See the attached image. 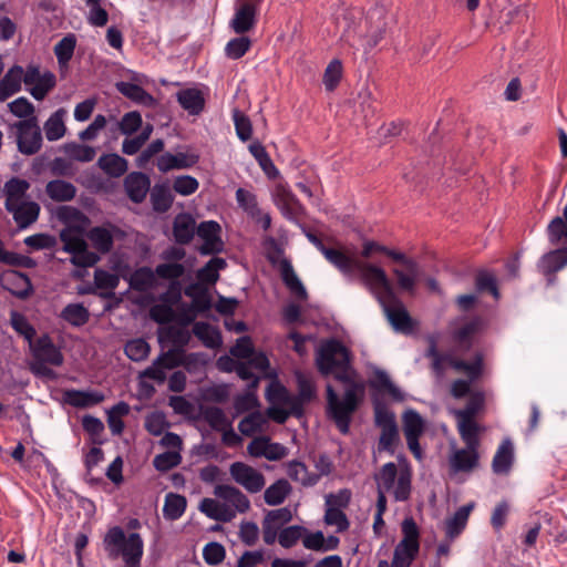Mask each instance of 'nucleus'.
Returning <instances> with one entry per match:
<instances>
[{"label":"nucleus","mask_w":567,"mask_h":567,"mask_svg":"<svg viewBox=\"0 0 567 567\" xmlns=\"http://www.w3.org/2000/svg\"><path fill=\"white\" fill-rule=\"evenodd\" d=\"M326 259L337 267L344 275H352L357 268V262L342 251L334 248H327L322 254Z\"/></svg>","instance_id":"obj_43"},{"label":"nucleus","mask_w":567,"mask_h":567,"mask_svg":"<svg viewBox=\"0 0 567 567\" xmlns=\"http://www.w3.org/2000/svg\"><path fill=\"white\" fill-rule=\"evenodd\" d=\"M567 265V248L551 250L538 261V270L547 277L549 285L554 284V275Z\"/></svg>","instance_id":"obj_16"},{"label":"nucleus","mask_w":567,"mask_h":567,"mask_svg":"<svg viewBox=\"0 0 567 567\" xmlns=\"http://www.w3.org/2000/svg\"><path fill=\"white\" fill-rule=\"evenodd\" d=\"M32 354L35 360L33 370L43 375H51L52 370L44 364L60 367L63 363V354L60 349L53 343L48 334H43L35 341L30 343Z\"/></svg>","instance_id":"obj_8"},{"label":"nucleus","mask_w":567,"mask_h":567,"mask_svg":"<svg viewBox=\"0 0 567 567\" xmlns=\"http://www.w3.org/2000/svg\"><path fill=\"white\" fill-rule=\"evenodd\" d=\"M456 372H464L471 381L477 380L483 371V357L477 354L472 362L455 358L450 365Z\"/></svg>","instance_id":"obj_49"},{"label":"nucleus","mask_w":567,"mask_h":567,"mask_svg":"<svg viewBox=\"0 0 567 567\" xmlns=\"http://www.w3.org/2000/svg\"><path fill=\"white\" fill-rule=\"evenodd\" d=\"M193 333L206 348L217 349L221 346L220 332L208 322H195L193 326Z\"/></svg>","instance_id":"obj_34"},{"label":"nucleus","mask_w":567,"mask_h":567,"mask_svg":"<svg viewBox=\"0 0 567 567\" xmlns=\"http://www.w3.org/2000/svg\"><path fill=\"white\" fill-rule=\"evenodd\" d=\"M248 148L250 154L258 162L259 166L268 177L274 178L279 174V171L272 163L270 156L261 143L254 142L249 145Z\"/></svg>","instance_id":"obj_45"},{"label":"nucleus","mask_w":567,"mask_h":567,"mask_svg":"<svg viewBox=\"0 0 567 567\" xmlns=\"http://www.w3.org/2000/svg\"><path fill=\"white\" fill-rule=\"evenodd\" d=\"M60 318L70 326L79 328L87 323L90 311L81 302L69 303L62 309Z\"/></svg>","instance_id":"obj_35"},{"label":"nucleus","mask_w":567,"mask_h":567,"mask_svg":"<svg viewBox=\"0 0 567 567\" xmlns=\"http://www.w3.org/2000/svg\"><path fill=\"white\" fill-rule=\"evenodd\" d=\"M264 423L265 419L260 412H251L239 422L238 430L241 434L250 436L261 430Z\"/></svg>","instance_id":"obj_64"},{"label":"nucleus","mask_w":567,"mask_h":567,"mask_svg":"<svg viewBox=\"0 0 567 567\" xmlns=\"http://www.w3.org/2000/svg\"><path fill=\"white\" fill-rule=\"evenodd\" d=\"M124 188L128 198L138 204L142 203L151 189L148 176L141 172L130 173L124 179Z\"/></svg>","instance_id":"obj_17"},{"label":"nucleus","mask_w":567,"mask_h":567,"mask_svg":"<svg viewBox=\"0 0 567 567\" xmlns=\"http://www.w3.org/2000/svg\"><path fill=\"white\" fill-rule=\"evenodd\" d=\"M155 276L169 280L171 281H179L178 279L184 276L185 267L179 262H163L155 267L154 269Z\"/></svg>","instance_id":"obj_55"},{"label":"nucleus","mask_w":567,"mask_h":567,"mask_svg":"<svg viewBox=\"0 0 567 567\" xmlns=\"http://www.w3.org/2000/svg\"><path fill=\"white\" fill-rule=\"evenodd\" d=\"M150 192L152 206L155 212L165 213L171 208L174 196L167 183L155 184Z\"/></svg>","instance_id":"obj_37"},{"label":"nucleus","mask_w":567,"mask_h":567,"mask_svg":"<svg viewBox=\"0 0 567 567\" xmlns=\"http://www.w3.org/2000/svg\"><path fill=\"white\" fill-rule=\"evenodd\" d=\"M251 41L247 37L234 38L225 47L227 58L238 60L250 49Z\"/></svg>","instance_id":"obj_60"},{"label":"nucleus","mask_w":567,"mask_h":567,"mask_svg":"<svg viewBox=\"0 0 567 567\" xmlns=\"http://www.w3.org/2000/svg\"><path fill=\"white\" fill-rule=\"evenodd\" d=\"M116 230L117 228L115 226H111L110 228L96 226L90 229L87 237L97 251L107 254L113 248V235Z\"/></svg>","instance_id":"obj_27"},{"label":"nucleus","mask_w":567,"mask_h":567,"mask_svg":"<svg viewBox=\"0 0 567 567\" xmlns=\"http://www.w3.org/2000/svg\"><path fill=\"white\" fill-rule=\"evenodd\" d=\"M47 195L54 202H70L76 195V187L63 179H53L45 185Z\"/></svg>","instance_id":"obj_32"},{"label":"nucleus","mask_w":567,"mask_h":567,"mask_svg":"<svg viewBox=\"0 0 567 567\" xmlns=\"http://www.w3.org/2000/svg\"><path fill=\"white\" fill-rule=\"evenodd\" d=\"M379 303L390 324L396 332L410 333L412 331V318L395 292H393L392 296H388L386 299L381 300Z\"/></svg>","instance_id":"obj_9"},{"label":"nucleus","mask_w":567,"mask_h":567,"mask_svg":"<svg viewBox=\"0 0 567 567\" xmlns=\"http://www.w3.org/2000/svg\"><path fill=\"white\" fill-rule=\"evenodd\" d=\"M23 69L20 65H13L0 80V102L7 101L21 90Z\"/></svg>","instance_id":"obj_26"},{"label":"nucleus","mask_w":567,"mask_h":567,"mask_svg":"<svg viewBox=\"0 0 567 567\" xmlns=\"http://www.w3.org/2000/svg\"><path fill=\"white\" fill-rule=\"evenodd\" d=\"M305 533L307 529L302 526H288L279 533L278 542L284 548H291L299 539L303 538Z\"/></svg>","instance_id":"obj_61"},{"label":"nucleus","mask_w":567,"mask_h":567,"mask_svg":"<svg viewBox=\"0 0 567 567\" xmlns=\"http://www.w3.org/2000/svg\"><path fill=\"white\" fill-rule=\"evenodd\" d=\"M195 219L188 214H179L175 217L173 233L178 244H188L195 234Z\"/></svg>","instance_id":"obj_33"},{"label":"nucleus","mask_w":567,"mask_h":567,"mask_svg":"<svg viewBox=\"0 0 567 567\" xmlns=\"http://www.w3.org/2000/svg\"><path fill=\"white\" fill-rule=\"evenodd\" d=\"M150 317L158 324H167L176 320V312L171 305L158 302L151 307Z\"/></svg>","instance_id":"obj_58"},{"label":"nucleus","mask_w":567,"mask_h":567,"mask_svg":"<svg viewBox=\"0 0 567 567\" xmlns=\"http://www.w3.org/2000/svg\"><path fill=\"white\" fill-rule=\"evenodd\" d=\"M76 45V39L74 34H68L63 37L54 45V54L56 56L60 66H66L73 56L74 49Z\"/></svg>","instance_id":"obj_50"},{"label":"nucleus","mask_w":567,"mask_h":567,"mask_svg":"<svg viewBox=\"0 0 567 567\" xmlns=\"http://www.w3.org/2000/svg\"><path fill=\"white\" fill-rule=\"evenodd\" d=\"M364 286L374 295L380 302L392 296L394 291L386 272L381 267L370 262H357V268Z\"/></svg>","instance_id":"obj_6"},{"label":"nucleus","mask_w":567,"mask_h":567,"mask_svg":"<svg viewBox=\"0 0 567 567\" xmlns=\"http://www.w3.org/2000/svg\"><path fill=\"white\" fill-rule=\"evenodd\" d=\"M403 538L395 546L391 567H411L420 548L419 528L412 518L402 524Z\"/></svg>","instance_id":"obj_5"},{"label":"nucleus","mask_w":567,"mask_h":567,"mask_svg":"<svg viewBox=\"0 0 567 567\" xmlns=\"http://www.w3.org/2000/svg\"><path fill=\"white\" fill-rule=\"evenodd\" d=\"M287 474L292 481L307 487L315 486L319 482V475H312V472H310L303 463L298 461L288 463Z\"/></svg>","instance_id":"obj_40"},{"label":"nucleus","mask_w":567,"mask_h":567,"mask_svg":"<svg viewBox=\"0 0 567 567\" xmlns=\"http://www.w3.org/2000/svg\"><path fill=\"white\" fill-rule=\"evenodd\" d=\"M66 115V111L64 109H59L54 113H52L49 118L43 124V131L45 137L50 142H55L61 140L66 133V126L64 124V117Z\"/></svg>","instance_id":"obj_31"},{"label":"nucleus","mask_w":567,"mask_h":567,"mask_svg":"<svg viewBox=\"0 0 567 567\" xmlns=\"http://www.w3.org/2000/svg\"><path fill=\"white\" fill-rule=\"evenodd\" d=\"M402 422L408 447L414 457L421 461L423 454L419 440L424 433L425 422L421 414L413 409L406 410L403 413Z\"/></svg>","instance_id":"obj_10"},{"label":"nucleus","mask_w":567,"mask_h":567,"mask_svg":"<svg viewBox=\"0 0 567 567\" xmlns=\"http://www.w3.org/2000/svg\"><path fill=\"white\" fill-rule=\"evenodd\" d=\"M176 97L181 106L192 115H198L204 110L205 99L197 89L181 90Z\"/></svg>","instance_id":"obj_30"},{"label":"nucleus","mask_w":567,"mask_h":567,"mask_svg":"<svg viewBox=\"0 0 567 567\" xmlns=\"http://www.w3.org/2000/svg\"><path fill=\"white\" fill-rule=\"evenodd\" d=\"M290 492L291 486L287 480H277L274 484L265 489V503L269 506L280 505L285 502Z\"/></svg>","instance_id":"obj_42"},{"label":"nucleus","mask_w":567,"mask_h":567,"mask_svg":"<svg viewBox=\"0 0 567 567\" xmlns=\"http://www.w3.org/2000/svg\"><path fill=\"white\" fill-rule=\"evenodd\" d=\"M10 323L12 328L20 336H22L29 343L33 342L35 329L29 323V321L23 315L17 311H12L10 316Z\"/></svg>","instance_id":"obj_57"},{"label":"nucleus","mask_w":567,"mask_h":567,"mask_svg":"<svg viewBox=\"0 0 567 567\" xmlns=\"http://www.w3.org/2000/svg\"><path fill=\"white\" fill-rule=\"evenodd\" d=\"M473 507V504H466L464 506H461L454 513V515L446 520L445 532L449 538L453 539L462 533V530L466 526L468 516Z\"/></svg>","instance_id":"obj_38"},{"label":"nucleus","mask_w":567,"mask_h":567,"mask_svg":"<svg viewBox=\"0 0 567 567\" xmlns=\"http://www.w3.org/2000/svg\"><path fill=\"white\" fill-rule=\"evenodd\" d=\"M29 188L30 183L25 179L12 177L6 182L3 188L6 195V208L25 202L24 197Z\"/></svg>","instance_id":"obj_29"},{"label":"nucleus","mask_w":567,"mask_h":567,"mask_svg":"<svg viewBox=\"0 0 567 567\" xmlns=\"http://www.w3.org/2000/svg\"><path fill=\"white\" fill-rule=\"evenodd\" d=\"M199 238L204 240L199 251L203 255H212L220 252L224 248V243L219 237L220 226L214 220L203 221L196 228Z\"/></svg>","instance_id":"obj_14"},{"label":"nucleus","mask_w":567,"mask_h":567,"mask_svg":"<svg viewBox=\"0 0 567 567\" xmlns=\"http://www.w3.org/2000/svg\"><path fill=\"white\" fill-rule=\"evenodd\" d=\"M10 130L16 132L17 147L21 154L31 156L42 148L43 136L38 117L14 122L10 124Z\"/></svg>","instance_id":"obj_4"},{"label":"nucleus","mask_w":567,"mask_h":567,"mask_svg":"<svg viewBox=\"0 0 567 567\" xmlns=\"http://www.w3.org/2000/svg\"><path fill=\"white\" fill-rule=\"evenodd\" d=\"M0 285L11 295L20 299H25L32 293V284L30 278L17 270H7L0 277Z\"/></svg>","instance_id":"obj_15"},{"label":"nucleus","mask_w":567,"mask_h":567,"mask_svg":"<svg viewBox=\"0 0 567 567\" xmlns=\"http://www.w3.org/2000/svg\"><path fill=\"white\" fill-rule=\"evenodd\" d=\"M276 205L282 215L289 220H297L303 214V206L290 190L282 189L278 193Z\"/></svg>","instance_id":"obj_24"},{"label":"nucleus","mask_w":567,"mask_h":567,"mask_svg":"<svg viewBox=\"0 0 567 567\" xmlns=\"http://www.w3.org/2000/svg\"><path fill=\"white\" fill-rule=\"evenodd\" d=\"M199 509L207 517L218 522L228 523L235 518V511L229 505L213 498H204L200 502Z\"/></svg>","instance_id":"obj_22"},{"label":"nucleus","mask_w":567,"mask_h":567,"mask_svg":"<svg viewBox=\"0 0 567 567\" xmlns=\"http://www.w3.org/2000/svg\"><path fill=\"white\" fill-rule=\"evenodd\" d=\"M60 239L63 243V250L71 255L83 250L87 246L81 233L73 228L62 229Z\"/></svg>","instance_id":"obj_46"},{"label":"nucleus","mask_w":567,"mask_h":567,"mask_svg":"<svg viewBox=\"0 0 567 567\" xmlns=\"http://www.w3.org/2000/svg\"><path fill=\"white\" fill-rule=\"evenodd\" d=\"M124 351L132 361L138 362L147 358L150 344L144 339H134L125 344Z\"/></svg>","instance_id":"obj_63"},{"label":"nucleus","mask_w":567,"mask_h":567,"mask_svg":"<svg viewBox=\"0 0 567 567\" xmlns=\"http://www.w3.org/2000/svg\"><path fill=\"white\" fill-rule=\"evenodd\" d=\"M214 494L224 499L229 505L235 514L246 513L250 508V501L248 497L237 487L231 485H217Z\"/></svg>","instance_id":"obj_19"},{"label":"nucleus","mask_w":567,"mask_h":567,"mask_svg":"<svg viewBox=\"0 0 567 567\" xmlns=\"http://www.w3.org/2000/svg\"><path fill=\"white\" fill-rule=\"evenodd\" d=\"M480 446L455 449L449 457L450 471L453 474L471 473L480 466Z\"/></svg>","instance_id":"obj_13"},{"label":"nucleus","mask_w":567,"mask_h":567,"mask_svg":"<svg viewBox=\"0 0 567 567\" xmlns=\"http://www.w3.org/2000/svg\"><path fill=\"white\" fill-rule=\"evenodd\" d=\"M20 229H25L35 223L40 214V205L35 202L25 200L6 208Z\"/></svg>","instance_id":"obj_18"},{"label":"nucleus","mask_w":567,"mask_h":567,"mask_svg":"<svg viewBox=\"0 0 567 567\" xmlns=\"http://www.w3.org/2000/svg\"><path fill=\"white\" fill-rule=\"evenodd\" d=\"M514 462V445L509 439L499 444L493 461L492 468L495 474H507Z\"/></svg>","instance_id":"obj_25"},{"label":"nucleus","mask_w":567,"mask_h":567,"mask_svg":"<svg viewBox=\"0 0 567 567\" xmlns=\"http://www.w3.org/2000/svg\"><path fill=\"white\" fill-rule=\"evenodd\" d=\"M316 364L321 374L333 373L334 379L344 385L342 396L332 385H327V414L342 434H348L352 415L361 404L365 392L364 384L354 378L355 371L350 363V352L339 340L329 339L318 349Z\"/></svg>","instance_id":"obj_1"},{"label":"nucleus","mask_w":567,"mask_h":567,"mask_svg":"<svg viewBox=\"0 0 567 567\" xmlns=\"http://www.w3.org/2000/svg\"><path fill=\"white\" fill-rule=\"evenodd\" d=\"M55 86V75L45 72L42 78L30 87V94L38 101H41Z\"/></svg>","instance_id":"obj_62"},{"label":"nucleus","mask_w":567,"mask_h":567,"mask_svg":"<svg viewBox=\"0 0 567 567\" xmlns=\"http://www.w3.org/2000/svg\"><path fill=\"white\" fill-rule=\"evenodd\" d=\"M183 355L179 350L169 349L168 351L158 355L150 365L146 368L142 375L154 380L158 384L164 383L166 380V371L175 369L183 364Z\"/></svg>","instance_id":"obj_12"},{"label":"nucleus","mask_w":567,"mask_h":567,"mask_svg":"<svg viewBox=\"0 0 567 567\" xmlns=\"http://www.w3.org/2000/svg\"><path fill=\"white\" fill-rule=\"evenodd\" d=\"M198 159L199 156L192 153H165L158 157L157 168L163 173L172 169L189 168L197 164Z\"/></svg>","instance_id":"obj_20"},{"label":"nucleus","mask_w":567,"mask_h":567,"mask_svg":"<svg viewBox=\"0 0 567 567\" xmlns=\"http://www.w3.org/2000/svg\"><path fill=\"white\" fill-rule=\"evenodd\" d=\"M342 78V63L340 60H332L326 68L323 84L327 91L332 92Z\"/></svg>","instance_id":"obj_56"},{"label":"nucleus","mask_w":567,"mask_h":567,"mask_svg":"<svg viewBox=\"0 0 567 567\" xmlns=\"http://www.w3.org/2000/svg\"><path fill=\"white\" fill-rule=\"evenodd\" d=\"M227 266L225 259L219 257H213L203 268L197 271V278L203 284H215L218 278V271L223 270Z\"/></svg>","instance_id":"obj_48"},{"label":"nucleus","mask_w":567,"mask_h":567,"mask_svg":"<svg viewBox=\"0 0 567 567\" xmlns=\"http://www.w3.org/2000/svg\"><path fill=\"white\" fill-rule=\"evenodd\" d=\"M374 423L380 429L378 441V451L388 452L393 455L395 446L400 442L399 427L395 421V414L384 404H374Z\"/></svg>","instance_id":"obj_3"},{"label":"nucleus","mask_w":567,"mask_h":567,"mask_svg":"<svg viewBox=\"0 0 567 567\" xmlns=\"http://www.w3.org/2000/svg\"><path fill=\"white\" fill-rule=\"evenodd\" d=\"M457 430L467 446H480V426L474 419L457 417Z\"/></svg>","instance_id":"obj_44"},{"label":"nucleus","mask_w":567,"mask_h":567,"mask_svg":"<svg viewBox=\"0 0 567 567\" xmlns=\"http://www.w3.org/2000/svg\"><path fill=\"white\" fill-rule=\"evenodd\" d=\"M64 399L74 408H89L103 402L105 396L99 391L69 390L64 393Z\"/></svg>","instance_id":"obj_28"},{"label":"nucleus","mask_w":567,"mask_h":567,"mask_svg":"<svg viewBox=\"0 0 567 567\" xmlns=\"http://www.w3.org/2000/svg\"><path fill=\"white\" fill-rule=\"evenodd\" d=\"M103 548L110 559L122 558L124 567H141L144 542L138 533L126 535L122 527H111L103 538Z\"/></svg>","instance_id":"obj_2"},{"label":"nucleus","mask_w":567,"mask_h":567,"mask_svg":"<svg viewBox=\"0 0 567 567\" xmlns=\"http://www.w3.org/2000/svg\"><path fill=\"white\" fill-rule=\"evenodd\" d=\"M97 165L100 168L112 177H120L127 171V161L117 154L102 155Z\"/></svg>","instance_id":"obj_41"},{"label":"nucleus","mask_w":567,"mask_h":567,"mask_svg":"<svg viewBox=\"0 0 567 567\" xmlns=\"http://www.w3.org/2000/svg\"><path fill=\"white\" fill-rule=\"evenodd\" d=\"M155 277V271L151 268H138L130 277V287L136 291H146L154 287Z\"/></svg>","instance_id":"obj_47"},{"label":"nucleus","mask_w":567,"mask_h":567,"mask_svg":"<svg viewBox=\"0 0 567 567\" xmlns=\"http://www.w3.org/2000/svg\"><path fill=\"white\" fill-rule=\"evenodd\" d=\"M64 152L74 161L87 163L94 159L95 148L89 145L68 143L64 145Z\"/></svg>","instance_id":"obj_54"},{"label":"nucleus","mask_w":567,"mask_h":567,"mask_svg":"<svg viewBox=\"0 0 567 567\" xmlns=\"http://www.w3.org/2000/svg\"><path fill=\"white\" fill-rule=\"evenodd\" d=\"M186 506L187 501L185 496L176 493H168L164 501L163 516L165 519L176 520L183 516L186 511Z\"/></svg>","instance_id":"obj_39"},{"label":"nucleus","mask_w":567,"mask_h":567,"mask_svg":"<svg viewBox=\"0 0 567 567\" xmlns=\"http://www.w3.org/2000/svg\"><path fill=\"white\" fill-rule=\"evenodd\" d=\"M280 276L285 286L289 291L295 295L298 299L306 300L308 297L307 290L296 274L291 262L287 259L280 262Z\"/></svg>","instance_id":"obj_23"},{"label":"nucleus","mask_w":567,"mask_h":567,"mask_svg":"<svg viewBox=\"0 0 567 567\" xmlns=\"http://www.w3.org/2000/svg\"><path fill=\"white\" fill-rule=\"evenodd\" d=\"M398 476V468L393 462L385 463L375 474L377 489L390 492L393 489Z\"/></svg>","instance_id":"obj_51"},{"label":"nucleus","mask_w":567,"mask_h":567,"mask_svg":"<svg viewBox=\"0 0 567 567\" xmlns=\"http://www.w3.org/2000/svg\"><path fill=\"white\" fill-rule=\"evenodd\" d=\"M380 249L383 250L384 255L390 257L392 260L401 264V267H394L392 269V274L395 276L398 281V287L401 290L413 292L421 276L419 264L412 258L406 257L403 252L390 248Z\"/></svg>","instance_id":"obj_7"},{"label":"nucleus","mask_w":567,"mask_h":567,"mask_svg":"<svg viewBox=\"0 0 567 567\" xmlns=\"http://www.w3.org/2000/svg\"><path fill=\"white\" fill-rule=\"evenodd\" d=\"M203 419L216 431H224L230 426L225 412L218 406H207L202 412Z\"/></svg>","instance_id":"obj_52"},{"label":"nucleus","mask_w":567,"mask_h":567,"mask_svg":"<svg viewBox=\"0 0 567 567\" xmlns=\"http://www.w3.org/2000/svg\"><path fill=\"white\" fill-rule=\"evenodd\" d=\"M116 89L127 99L144 106H152L155 103V99L137 84L122 81L116 83Z\"/></svg>","instance_id":"obj_36"},{"label":"nucleus","mask_w":567,"mask_h":567,"mask_svg":"<svg viewBox=\"0 0 567 567\" xmlns=\"http://www.w3.org/2000/svg\"><path fill=\"white\" fill-rule=\"evenodd\" d=\"M229 473L231 478L249 493H259L265 487L264 474L244 462H234Z\"/></svg>","instance_id":"obj_11"},{"label":"nucleus","mask_w":567,"mask_h":567,"mask_svg":"<svg viewBox=\"0 0 567 567\" xmlns=\"http://www.w3.org/2000/svg\"><path fill=\"white\" fill-rule=\"evenodd\" d=\"M233 120L238 138L243 142H247L252 135V125L247 115L239 110L233 111Z\"/></svg>","instance_id":"obj_59"},{"label":"nucleus","mask_w":567,"mask_h":567,"mask_svg":"<svg viewBox=\"0 0 567 567\" xmlns=\"http://www.w3.org/2000/svg\"><path fill=\"white\" fill-rule=\"evenodd\" d=\"M256 22V8L252 3L246 2L237 8L233 20L230 21L231 29L243 34L248 32Z\"/></svg>","instance_id":"obj_21"},{"label":"nucleus","mask_w":567,"mask_h":567,"mask_svg":"<svg viewBox=\"0 0 567 567\" xmlns=\"http://www.w3.org/2000/svg\"><path fill=\"white\" fill-rule=\"evenodd\" d=\"M236 200L240 208H243L251 218H257L260 215L257 197L251 192L245 188L236 190Z\"/></svg>","instance_id":"obj_53"}]
</instances>
